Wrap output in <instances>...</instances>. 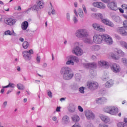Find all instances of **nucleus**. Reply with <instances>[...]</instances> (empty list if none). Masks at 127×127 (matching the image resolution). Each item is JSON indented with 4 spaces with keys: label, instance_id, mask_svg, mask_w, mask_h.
I'll list each match as a JSON object with an SVG mask.
<instances>
[{
    "label": "nucleus",
    "instance_id": "obj_3",
    "mask_svg": "<svg viewBox=\"0 0 127 127\" xmlns=\"http://www.w3.org/2000/svg\"><path fill=\"white\" fill-rule=\"evenodd\" d=\"M103 111L112 116H116L119 113V109L115 106H106L103 108Z\"/></svg>",
    "mask_w": 127,
    "mask_h": 127
},
{
    "label": "nucleus",
    "instance_id": "obj_48",
    "mask_svg": "<svg viewBox=\"0 0 127 127\" xmlns=\"http://www.w3.org/2000/svg\"><path fill=\"white\" fill-rule=\"evenodd\" d=\"M95 102H96V104H102V99H101V97L99 98H97L95 100Z\"/></svg>",
    "mask_w": 127,
    "mask_h": 127
},
{
    "label": "nucleus",
    "instance_id": "obj_29",
    "mask_svg": "<svg viewBox=\"0 0 127 127\" xmlns=\"http://www.w3.org/2000/svg\"><path fill=\"white\" fill-rule=\"evenodd\" d=\"M16 87L18 90H21V91L25 90V86L22 83H18L16 85Z\"/></svg>",
    "mask_w": 127,
    "mask_h": 127
},
{
    "label": "nucleus",
    "instance_id": "obj_38",
    "mask_svg": "<svg viewBox=\"0 0 127 127\" xmlns=\"http://www.w3.org/2000/svg\"><path fill=\"white\" fill-rule=\"evenodd\" d=\"M32 10H36V11H38L39 10V7L38 5L36 4L33 5L32 7H31Z\"/></svg>",
    "mask_w": 127,
    "mask_h": 127
},
{
    "label": "nucleus",
    "instance_id": "obj_36",
    "mask_svg": "<svg viewBox=\"0 0 127 127\" xmlns=\"http://www.w3.org/2000/svg\"><path fill=\"white\" fill-rule=\"evenodd\" d=\"M22 46L24 49H27V48H28V46H29V44H28V42H27V41H24L23 43Z\"/></svg>",
    "mask_w": 127,
    "mask_h": 127
},
{
    "label": "nucleus",
    "instance_id": "obj_19",
    "mask_svg": "<svg viewBox=\"0 0 127 127\" xmlns=\"http://www.w3.org/2000/svg\"><path fill=\"white\" fill-rule=\"evenodd\" d=\"M3 35L4 36H16L17 35L14 30H7L3 32Z\"/></svg>",
    "mask_w": 127,
    "mask_h": 127
},
{
    "label": "nucleus",
    "instance_id": "obj_23",
    "mask_svg": "<svg viewBox=\"0 0 127 127\" xmlns=\"http://www.w3.org/2000/svg\"><path fill=\"white\" fill-rule=\"evenodd\" d=\"M23 57L26 61H29L31 59V56L29 55V52L25 51L23 52Z\"/></svg>",
    "mask_w": 127,
    "mask_h": 127
},
{
    "label": "nucleus",
    "instance_id": "obj_55",
    "mask_svg": "<svg viewBox=\"0 0 127 127\" xmlns=\"http://www.w3.org/2000/svg\"><path fill=\"white\" fill-rule=\"evenodd\" d=\"M123 27L127 28V20H126L123 22Z\"/></svg>",
    "mask_w": 127,
    "mask_h": 127
},
{
    "label": "nucleus",
    "instance_id": "obj_20",
    "mask_svg": "<svg viewBox=\"0 0 127 127\" xmlns=\"http://www.w3.org/2000/svg\"><path fill=\"white\" fill-rule=\"evenodd\" d=\"M101 22H102V23H104V24H105V25H108L110 27H114L115 26V25L114 24V23L113 22L106 18H103L101 20Z\"/></svg>",
    "mask_w": 127,
    "mask_h": 127
},
{
    "label": "nucleus",
    "instance_id": "obj_46",
    "mask_svg": "<svg viewBox=\"0 0 127 127\" xmlns=\"http://www.w3.org/2000/svg\"><path fill=\"white\" fill-rule=\"evenodd\" d=\"M79 91L81 93V94H84L85 93V87H81L79 88Z\"/></svg>",
    "mask_w": 127,
    "mask_h": 127
},
{
    "label": "nucleus",
    "instance_id": "obj_24",
    "mask_svg": "<svg viewBox=\"0 0 127 127\" xmlns=\"http://www.w3.org/2000/svg\"><path fill=\"white\" fill-rule=\"evenodd\" d=\"M114 84H115L114 80L113 79H109L105 83L104 86L105 88H112L114 86Z\"/></svg>",
    "mask_w": 127,
    "mask_h": 127
},
{
    "label": "nucleus",
    "instance_id": "obj_40",
    "mask_svg": "<svg viewBox=\"0 0 127 127\" xmlns=\"http://www.w3.org/2000/svg\"><path fill=\"white\" fill-rule=\"evenodd\" d=\"M75 78L76 81H80L81 80L82 76H81V74L79 73H76L75 75Z\"/></svg>",
    "mask_w": 127,
    "mask_h": 127
},
{
    "label": "nucleus",
    "instance_id": "obj_41",
    "mask_svg": "<svg viewBox=\"0 0 127 127\" xmlns=\"http://www.w3.org/2000/svg\"><path fill=\"white\" fill-rule=\"evenodd\" d=\"M96 18H100L102 20L104 18V15L101 13H97L96 14Z\"/></svg>",
    "mask_w": 127,
    "mask_h": 127
},
{
    "label": "nucleus",
    "instance_id": "obj_14",
    "mask_svg": "<svg viewBox=\"0 0 127 127\" xmlns=\"http://www.w3.org/2000/svg\"><path fill=\"white\" fill-rule=\"evenodd\" d=\"M107 6L108 8H109L111 10H114V11H116L118 9L117 2L115 1H112L108 3Z\"/></svg>",
    "mask_w": 127,
    "mask_h": 127
},
{
    "label": "nucleus",
    "instance_id": "obj_51",
    "mask_svg": "<svg viewBox=\"0 0 127 127\" xmlns=\"http://www.w3.org/2000/svg\"><path fill=\"white\" fill-rule=\"evenodd\" d=\"M101 99L102 104L103 103H107V101H108V99L106 97H101Z\"/></svg>",
    "mask_w": 127,
    "mask_h": 127
},
{
    "label": "nucleus",
    "instance_id": "obj_61",
    "mask_svg": "<svg viewBox=\"0 0 127 127\" xmlns=\"http://www.w3.org/2000/svg\"><path fill=\"white\" fill-rule=\"evenodd\" d=\"M122 7L124 9H127V5L126 4H124L122 5Z\"/></svg>",
    "mask_w": 127,
    "mask_h": 127
},
{
    "label": "nucleus",
    "instance_id": "obj_25",
    "mask_svg": "<svg viewBox=\"0 0 127 127\" xmlns=\"http://www.w3.org/2000/svg\"><path fill=\"white\" fill-rule=\"evenodd\" d=\"M101 49V46L99 45H94L91 47L92 51H99Z\"/></svg>",
    "mask_w": 127,
    "mask_h": 127
},
{
    "label": "nucleus",
    "instance_id": "obj_1",
    "mask_svg": "<svg viewBox=\"0 0 127 127\" xmlns=\"http://www.w3.org/2000/svg\"><path fill=\"white\" fill-rule=\"evenodd\" d=\"M75 36L78 39H82L84 43L86 44H93V40L92 38L89 36V32L86 29H79L75 31Z\"/></svg>",
    "mask_w": 127,
    "mask_h": 127
},
{
    "label": "nucleus",
    "instance_id": "obj_27",
    "mask_svg": "<svg viewBox=\"0 0 127 127\" xmlns=\"http://www.w3.org/2000/svg\"><path fill=\"white\" fill-rule=\"evenodd\" d=\"M109 56L114 60H119L120 59V57L119 56L116 55V54H115L114 53H110L109 54Z\"/></svg>",
    "mask_w": 127,
    "mask_h": 127
},
{
    "label": "nucleus",
    "instance_id": "obj_56",
    "mask_svg": "<svg viewBox=\"0 0 127 127\" xmlns=\"http://www.w3.org/2000/svg\"><path fill=\"white\" fill-rule=\"evenodd\" d=\"M98 127H109V126H108L106 124H100L99 125Z\"/></svg>",
    "mask_w": 127,
    "mask_h": 127
},
{
    "label": "nucleus",
    "instance_id": "obj_28",
    "mask_svg": "<svg viewBox=\"0 0 127 127\" xmlns=\"http://www.w3.org/2000/svg\"><path fill=\"white\" fill-rule=\"evenodd\" d=\"M75 111H76V107L73 105H70L68 108V112L69 113H74Z\"/></svg>",
    "mask_w": 127,
    "mask_h": 127
},
{
    "label": "nucleus",
    "instance_id": "obj_33",
    "mask_svg": "<svg viewBox=\"0 0 127 127\" xmlns=\"http://www.w3.org/2000/svg\"><path fill=\"white\" fill-rule=\"evenodd\" d=\"M73 45L74 47H80L83 46V45H82V44L81 43V42L79 41H75L73 43Z\"/></svg>",
    "mask_w": 127,
    "mask_h": 127
},
{
    "label": "nucleus",
    "instance_id": "obj_54",
    "mask_svg": "<svg viewBox=\"0 0 127 127\" xmlns=\"http://www.w3.org/2000/svg\"><path fill=\"white\" fill-rule=\"evenodd\" d=\"M78 109L81 113H83V112H84V109L83 108H82V107H81V106H78Z\"/></svg>",
    "mask_w": 127,
    "mask_h": 127
},
{
    "label": "nucleus",
    "instance_id": "obj_21",
    "mask_svg": "<svg viewBox=\"0 0 127 127\" xmlns=\"http://www.w3.org/2000/svg\"><path fill=\"white\" fill-rule=\"evenodd\" d=\"M70 123V118L67 115H64L62 119V124L64 126H66Z\"/></svg>",
    "mask_w": 127,
    "mask_h": 127
},
{
    "label": "nucleus",
    "instance_id": "obj_63",
    "mask_svg": "<svg viewBox=\"0 0 127 127\" xmlns=\"http://www.w3.org/2000/svg\"><path fill=\"white\" fill-rule=\"evenodd\" d=\"M77 87V84H74L72 85V89H76Z\"/></svg>",
    "mask_w": 127,
    "mask_h": 127
},
{
    "label": "nucleus",
    "instance_id": "obj_45",
    "mask_svg": "<svg viewBox=\"0 0 127 127\" xmlns=\"http://www.w3.org/2000/svg\"><path fill=\"white\" fill-rule=\"evenodd\" d=\"M66 18L67 21H70V20H71V16L70 15V13L69 12L66 13Z\"/></svg>",
    "mask_w": 127,
    "mask_h": 127
},
{
    "label": "nucleus",
    "instance_id": "obj_35",
    "mask_svg": "<svg viewBox=\"0 0 127 127\" xmlns=\"http://www.w3.org/2000/svg\"><path fill=\"white\" fill-rule=\"evenodd\" d=\"M110 78V76L109 75V74L106 73L102 76V80L103 81H108Z\"/></svg>",
    "mask_w": 127,
    "mask_h": 127
},
{
    "label": "nucleus",
    "instance_id": "obj_13",
    "mask_svg": "<svg viewBox=\"0 0 127 127\" xmlns=\"http://www.w3.org/2000/svg\"><path fill=\"white\" fill-rule=\"evenodd\" d=\"M73 12L75 15V16H79L80 18H84L85 15H84V11L82 8H78V11H77V9L76 8L73 9Z\"/></svg>",
    "mask_w": 127,
    "mask_h": 127
},
{
    "label": "nucleus",
    "instance_id": "obj_15",
    "mask_svg": "<svg viewBox=\"0 0 127 127\" xmlns=\"http://www.w3.org/2000/svg\"><path fill=\"white\" fill-rule=\"evenodd\" d=\"M111 69L114 73H120L121 72V66L117 64H113L111 65Z\"/></svg>",
    "mask_w": 127,
    "mask_h": 127
},
{
    "label": "nucleus",
    "instance_id": "obj_6",
    "mask_svg": "<svg viewBox=\"0 0 127 127\" xmlns=\"http://www.w3.org/2000/svg\"><path fill=\"white\" fill-rule=\"evenodd\" d=\"M71 53L76 56H82L84 54V51L80 47H74L72 49Z\"/></svg>",
    "mask_w": 127,
    "mask_h": 127
},
{
    "label": "nucleus",
    "instance_id": "obj_57",
    "mask_svg": "<svg viewBox=\"0 0 127 127\" xmlns=\"http://www.w3.org/2000/svg\"><path fill=\"white\" fill-rule=\"evenodd\" d=\"M48 96L50 97V98H52V97H53V94H52V92L50 91H48Z\"/></svg>",
    "mask_w": 127,
    "mask_h": 127
},
{
    "label": "nucleus",
    "instance_id": "obj_7",
    "mask_svg": "<svg viewBox=\"0 0 127 127\" xmlns=\"http://www.w3.org/2000/svg\"><path fill=\"white\" fill-rule=\"evenodd\" d=\"M16 23V19L10 17H7L4 19V23L9 26H13Z\"/></svg>",
    "mask_w": 127,
    "mask_h": 127
},
{
    "label": "nucleus",
    "instance_id": "obj_37",
    "mask_svg": "<svg viewBox=\"0 0 127 127\" xmlns=\"http://www.w3.org/2000/svg\"><path fill=\"white\" fill-rule=\"evenodd\" d=\"M51 5V9L52 10L51 13L53 14V15H55L56 14V10L54 9V7L52 5V3H50Z\"/></svg>",
    "mask_w": 127,
    "mask_h": 127
},
{
    "label": "nucleus",
    "instance_id": "obj_59",
    "mask_svg": "<svg viewBox=\"0 0 127 127\" xmlns=\"http://www.w3.org/2000/svg\"><path fill=\"white\" fill-rule=\"evenodd\" d=\"M6 106H7V101H6L3 103L2 107L3 108H6Z\"/></svg>",
    "mask_w": 127,
    "mask_h": 127
},
{
    "label": "nucleus",
    "instance_id": "obj_17",
    "mask_svg": "<svg viewBox=\"0 0 127 127\" xmlns=\"http://www.w3.org/2000/svg\"><path fill=\"white\" fill-rule=\"evenodd\" d=\"M93 6L97 7V8H100L101 9H104L106 8V5L102 2L95 1L92 3Z\"/></svg>",
    "mask_w": 127,
    "mask_h": 127
},
{
    "label": "nucleus",
    "instance_id": "obj_43",
    "mask_svg": "<svg viewBox=\"0 0 127 127\" xmlns=\"http://www.w3.org/2000/svg\"><path fill=\"white\" fill-rule=\"evenodd\" d=\"M89 68H97V64L96 63H90Z\"/></svg>",
    "mask_w": 127,
    "mask_h": 127
},
{
    "label": "nucleus",
    "instance_id": "obj_16",
    "mask_svg": "<svg viewBox=\"0 0 127 127\" xmlns=\"http://www.w3.org/2000/svg\"><path fill=\"white\" fill-rule=\"evenodd\" d=\"M85 116L87 120H94L95 119V114L90 110H86L84 112Z\"/></svg>",
    "mask_w": 127,
    "mask_h": 127
},
{
    "label": "nucleus",
    "instance_id": "obj_10",
    "mask_svg": "<svg viewBox=\"0 0 127 127\" xmlns=\"http://www.w3.org/2000/svg\"><path fill=\"white\" fill-rule=\"evenodd\" d=\"M92 27L95 30H97V31H99L100 32H105L106 31V28L105 27L100 25L98 23H94L92 24Z\"/></svg>",
    "mask_w": 127,
    "mask_h": 127
},
{
    "label": "nucleus",
    "instance_id": "obj_8",
    "mask_svg": "<svg viewBox=\"0 0 127 127\" xmlns=\"http://www.w3.org/2000/svg\"><path fill=\"white\" fill-rule=\"evenodd\" d=\"M104 41L108 45H112L114 42L112 37L107 34H103V42Z\"/></svg>",
    "mask_w": 127,
    "mask_h": 127
},
{
    "label": "nucleus",
    "instance_id": "obj_58",
    "mask_svg": "<svg viewBox=\"0 0 127 127\" xmlns=\"http://www.w3.org/2000/svg\"><path fill=\"white\" fill-rule=\"evenodd\" d=\"M31 7L28 8L27 10H25L24 12V13H29L30 12V10H31Z\"/></svg>",
    "mask_w": 127,
    "mask_h": 127
},
{
    "label": "nucleus",
    "instance_id": "obj_62",
    "mask_svg": "<svg viewBox=\"0 0 127 127\" xmlns=\"http://www.w3.org/2000/svg\"><path fill=\"white\" fill-rule=\"evenodd\" d=\"M90 10H91V11H93L94 12L96 11V8L94 7L90 8Z\"/></svg>",
    "mask_w": 127,
    "mask_h": 127
},
{
    "label": "nucleus",
    "instance_id": "obj_32",
    "mask_svg": "<svg viewBox=\"0 0 127 127\" xmlns=\"http://www.w3.org/2000/svg\"><path fill=\"white\" fill-rule=\"evenodd\" d=\"M39 8H43V5H44V2L43 0H38L37 2Z\"/></svg>",
    "mask_w": 127,
    "mask_h": 127
},
{
    "label": "nucleus",
    "instance_id": "obj_47",
    "mask_svg": "<svg viewBox=\"0 0 127 127\" xmlns=\"http://www.w3.org/2000/svg\"><path fill=\"white\" fill-rule=\"evenodd\" d=\"M52 119L53 122H55V123H56V124H58L59 121H58V119H57V117L53 116Z\"/></svg>",
    "mask_w": 127,
    "mask_h": 127
},
{
    "label": "nucleus",
    "instance_id": "obj_11",
    "mask_svg": "<svg viewBox=\"0 0 127 127\" xmlns=\"http://www.w3.org/2000/svg\"><path fill=\"white\" fill-rule=\"evenodd\" d=\"M98 66L104 69H108L110 67V64L105 60H101L98 62Z\"/></svg>",
    "mask_w": 127,
    "mask_h": 127
},
{
    "label": "nucleus",
    "instance_id": "obj_30",
    "mask_svg": "<svg viewBox=\"0 0 127 127\" xmlns=\"http://www.w3.org/2000/svg\"><path fill=\"white\" fill-rule=\"evenodd\" d=\"M3 89H5L6 88H15V84H14L13 83L9 82L8 85L5 86H2Z\"/></svg>",
    "mask_w": 127,
    "mask_h": 127
},
{
    "label": "nucleus",
    "instance_id": "obj_2",
    "mask_svg": "<svg viewBox=\"0 0 127 127\" xmlns=\"http://www.w3.org/2000/svg\"><path fill=\"white\" fill-rule=\"evenodd\" d=\"M60 73L64 80H71L74 77L72 69L68 66L63 67L61 69Z\"/></svg>",
    "mask_w": 127,
    "mask_h": 127
},
{
    "label": "nucleus",
    "instance_id": "obj_34",
    "mask_svg": "<svg viewBox=\"0 0 127 127\" xmlns=\"http://www.w3.org/2000/svg\"><path fill=\"white\" fill-rule=\"evenodd\" d=\"M117 127H127V124L125 123L119 122L117 124Z\"/></svg>",
    "mask_w": 127,
    "mask_h": 127
},
{
    "label": "nucleus",
    "instance_id": "obj_26",
    "mask_svg": "<svg viewBox=\"0 0 127 127\" xmlns=\"http://www.w3.org/2000/svg\"><path fill=\"white\" fill-rule=\"evenodd\" d=\"M71 120L74 123H78L80 122V117L78 115H74L71 117Z\"/></svg>",
    "mask_w": 127,
    "mask_h": 127
},
{
    "label": "nucleus",
    "instance_id": "obj_44",
    "mask_svg": "<svg viewBox=\"0 0 127 127\" xmlns=\"http://www.w3.org/2000/svg\"><path fill=\"white\" fill-rule=\"evenodd\" d=\"M82 8L83 9V10L85 14H87L88 13V11L87 10V8L86 7V6L85 5V4L82 5Z\"/></svg>",
    "mask_w": 127,
    "mask_h": 127
},
{
    "label": "nucleus",
    "instance_id": "obj_64",
    "mask_svg": "<svg viewBox=\"0 0 127 127\" xmlns=\"http://www.w3.org/2000/svg\"><path fill=\"white\" fill-rule=\"evenodd\" d=\"M29 53V55L30 56V54H33V50H30L28 51Z\"/></svg>",
    "mask_w": 127,
    "mask_h": 127
},
{
    "label": "nucleus",
    "instance_id": "obj_52",
    "mask_svg": "<svg viewBox=\"0 0 127 127\" xmlns=\"http://www.w3.org/2000/svg\"><path fill=\"white\" fill-rule=\"evenodd\" d=\"M41 58H40V56L37 55L36 57V61L37 63H40V60Z\"/></svg>",
    "mask_w": 127,
    "mask_h": 127
},
{
    "label": "nucleus",
    "instance_id": "obj_53",
    "mask_svg": "<svg viewBox=\"0 0 127 127\" xmlns=\"http://www.w3.org/2000/svg\"><path fill=\"white\" fill-rule=\"evenodd\" d=\"M91 17L93 18H97V13H92L90 14Z\"/></svg>",
    "mask_w": 127,
    "mask_h": 127
},
{
    "label": "nucleus",
    "instance_id": "obj_18",
    "mask_svg": "<svg viewBox=\"0 0 127 127\" xmlns=\"http://www.w3.org/2000/svg\"><path fill=\"white\" fill-rule=\"evenodd\" d=\"M99 118L103 123H105V124H111V118L108 116L104 115L103 114H100L99 115Z\"/></svg>",
    "mask_w": 127,
    "mask_h": 127
},
{
    "label": "nucleus",
    "instance_id": "obj_22",
    "mask_svg": "<svg viewBox=\"0 0 127 127\" xmlns=\"http://www.w3.org/2000/svg\"><path fill=\"white\" fill-rule=\"evenodd\" d=\"M110 16L112 18V19L115 21V22H121V17L119 15H117L115 14L114 13H110Z\"/></svg>",
    "mask_w": 127,
    "mask_h": 127
},
{
    "label": "nucleus",
    "instance_id": "obj_12",
    "mask_svg": "<svg viewBox=\"0 0 127 127\" xmlns=\"http://www.w3.org/2000/svg\"><path fill=\"white\" fill-rule=\"evenodd\" d=\"M117 32L122 36H127V28L125 27H119L117 29Z\"/></svg>",
    "mask_w": 127,
    "mask_h": 127
},
{
    "label": "nucleus",
    "instance_id": "obj_5",
    "mask_svg": "<svg viewBox=\"0 0 127 127\" xmlns=\"http://www.w3.org/2000/svg\"><path fill=\"white\" fill-rule=\"evenodd\" d=\"M93 41L95 44H102L104 43V34H94L93 37Z\"/></svg>",
    "mask_w": 127,
    "mask_h": 127
},
{
    "label": "nucleus",
    "instance_id": "obj_4",
    "mask_svg": "<svg viewBox=\"0 0 127 127\" xmlns=\"http://www.w3.org/2000/svg\"><path fill=\"white\" fill-rule=\"evenodd\" d=\"M65 61L66 65H75V63H79V58L78 57L73 56L69 55L67 56L65 59Z\"/></svg>",
    "mask_w": 127,
    "mask_h": 127
},
{
    "label": "nucleus",
    "instance_id": "obj_42",
    "mask_svg": "<svg viewBox=\"0 0 127 127\" xmlns=\"http://www.w3.org/2000/svg\"><path fill=\"white\" fill-rule=\"evenodd\" d=\"M72 20L73 21V23L76 24L77 23H78V18H77V17H76V16L73 15L72 17Z\"/></svg>",
    "mask_w": 127,
    "mask_h": 127
},
{
    "label": "nucleus",
    "instance_id": "obj_9",
    "mask_svg": "<svg viewBox=\"0 0 127 127\" xmlns=\"http://www.w3.org/2000/svg\"><path fill=\"white\" fill-rule=\"evenodd\" d=\"M87 86L90 90H96L99 87V84L95 81H88L87 82Z\"/></svg>",
    "mask_w": 127,
    "mask_h": 127
},
{
    "label": "nucleus",
    "instance_id": "obj_49",
    "mask_svg": "<svg viewBox=\"0 0 127 127\" xmlns=\"http://www.w3.org/2000/svg\"><path fill=\"white\" fill-rule=\"evenodd\" d=\"M82 65L85 68H90V63H84L82 64Z\"/></svg>",
    "mask_w": 127,
    "mask_h": 127
},
{
    "label": "nucleus",
    "instance_id": "obj_50",
    "mask_svg": "<svg viewBox=\"0 0 127 127\" xmlns=\"http://www.w3.org/2000/svg\"><path fill=\"white\" fill-rule=\"evenodd\" d=\"M122 62L125 64V65H127V59L123 58L122 59Z\"/></svg>",
    "mask_w": 127,
    "mask_h": 127
},
{
    "label": "nucleus",
    "instance_id": "obj_60",
    "mask_svg": "<svg viewBox=\"0 0 127 127\" xmlns=\"http://www.w3.org/2000/svg\"><path fill=\"white\" fill-rule=\"evenodd\" d=\"M72 127H81V125L79 124L76 123L74 125H73Z\"/></svg>",
    "mask_w": 127,
    "mask_h": 127
},
{
    "label": "nucleus",
    "instance_id": "obj_31",
    "mask_svg": "<svg viewBox=\"0 0 127 127\" xmlns=\"http://www.w3.org/2000/svg\"><path fill=\"white\" fill-rule=\"evenodd\" d=\"M28 27V22L27 21H25L22 24V29L23 30H26Z\"/></svg>",
    "mask_w": 127,
    "mask_h": 127
},
{
    "label": "nucleus",
    "instance_id": "obj_39",
    "mask_svg": "<svg viewBox=\"0 0 127 127\" xmlns=\"http://www.w3.org/2000/svg\"><path fill=\"white\" fill-rule=\"evenodd\" d=\"M117 52L118 54H119V55H120L122 57H124V56H125V52H124L122 50L118 49Z\"/></svg>",
    "mask_w": 127,
    "mask_h": 127
}]
</instances>
